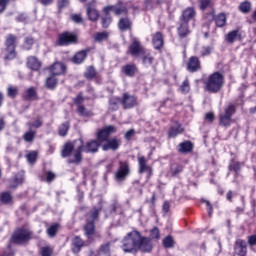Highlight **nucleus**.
Returning a JSON list of instances; mask_svg holds the SVG:
<instances>
[{"instance_id":"obj_15","label":"nucleus","mask_w":256,"mask_h":256,"mask_svg":"<svg viewBox=\"0 0 256 256\" xmlns=\"http://www.w3.org/2000/svg\"><path fill=\"white\" fill-rule=\"evenodd\" d=\"M229 171H233L234 180L233 183L239 185V177L241 176V162H237L235 160H231L228 166Z\"/></svg>"},{"instance_id":"obj_19","label":"nucleus","mask_w":256,"mask_h":256,"mask_svg":"<svg viewBox=\"0 0 256 256\" xmlns=\"http://www.w3.org/2000/svg\"><path fill=\"white\" fill-rule=\"evenodd\" d=\"M208 15L211 17V19H214L216 27H225L227 23V16L225 13H220L215 17V11L213 10Z\"/></svg>"},{"instance_id":"obj_20","label":"nucleus","mask_w":256,"mask_h":256,"mask_svg":"<svg viewBox=\"0 0 256 256\" xmlns=\"http://www.w3.org/2000/svg\"><path fill=\"white\" fill-rule=\"evenodd\" d=\"M65 71H67V66H65L62 62H55L50 67V73L54 76L56 75H65Z\"/></svg>"},{"instance_id":"obj_46","label":"nucleus","mask_w":256,"mask_h":256,"mask_svg":"<svg viewBox=\"0 0 256 256\" xmlns=\"http://www.w3.org/2000/svg\"><path fill=\"white\" fill-rule=\"evenodd\" d=\"M0 201L1 203H4L5 205H9L11 201H13V196L10 192H2L0 194Z\"/></svg>"},{"instance_id":"obj_42","label":"nucleus","mask_w":256,"mask_h":256,"mask_svg":"<svg viewBox=\"0 0 256 256\" xmlns=\"http://www.w3.org/2000/svg\"><path fill=\"white\" fill-rule=\"evenodd\" d=\"M70 124L69 122L62 123L58 128V133L60 137H66L67 133H69Z\"/></svg>"},{"instance_id":"obj_51","label":"nucleus","mask_w":256,"mask_h":256,"mask_svg":"<svg viewBox=\"0 0 256 256\" xmlns=\"http://www.w3.org/2000/svg\"><path fill=\"white\" fill-rule=\"evenodd\" d=\"M198 3L200 11H207L212 5L211 0H199Z\"/></svg>"},{"instance_id":"obj_9","label":"nucleus","mask_w":256,"mask_h":256,"mask_svg":"<svg viewBox=\"0 0 256 256\" xmlns=\"http://www.w3.org/2000/svg\"><path fill=\"white\" fill-rule=\"evenodd\" d=\"M146 51L147 49H145V46L141 44V41H139L138 38L132 39V42L128 47V53L129 55H131V57H141V55L144 54Z\"/></svg>"},{"instance_id":"obj_39","label":"nucleus","mask_w":256,"mask_h":256,"mask_svg":"<svg viewBox=\"0 0 256 256\" xmlns=\"http://www.w3.org/2000/svg\"><path fill=\"white\" fill-rule=\"evenodd\" d=\"M57 83H58L57 78H55V76L52 75L46 79L45 85L47 89H50V91H53V89L57 87Z\"/></svg>"},{"instance_id":"obj_29","label":"nucleus","mask_w":256,"mask_h":256,"mask_svg":"<svg viewBox=\"0 0 256 256\" xmlns=\"http://www.w3.org/2000/svg\"><path fill=\"white\" fill-rule=\"evenodd\" d=\"M184 129L183 126L179 122H175L173 126H171L169 132H168V137L174 138L177 137V135H181L183 133Z\"/></svg>"},{"instance_id":"obj_41","label":"nucleus","mask_w":256,"mask_h":256,"mask_svg":"<svg viewBox=\"0 0 256 256\" xmlns=\"http://www.w3.org/2000/svg\"><path fill=\"white\" fill-rule=\"evenodd\" d=\"M58 231H59V224L55 223L47 228L46 233L48 237L53 238L57 235Z\"/></svg>"},{"instance_id":"obj_57","label":"nucleus","mask_w":256,"mask_h":256,"mask_svg":"<svg viewBox=\"0 0 256 256\" xmlns=\"http://www.w3.org/2000/svg\"><path fill=\"white\" fill-rule=\"evenodd\" d=\"M83 101H85V97H83V92L78 93L77 96L73 99V103L74 105H77V107H79V105H81Z\"/></svg>"},{"instance_id":"obj_23","label":"nucleus","mask_w":256,"mask_h":256,"mask_svg":"<svg viewBox=\"0 0 256 256\" xmlns=\"http://www.w3.org/2000/svg\"><path fill=\"white\" fill-rule=\"evenodd\" d=\"M178 153H182L183 155H187V153H191L193 151V143L189 140L181 142L177 146Z\"/></svg>"},{"instance_id":"obj_24","label":"nucleus","mask_w":256,"mask_h":256,"mask_svg":"<svg viewBox=\"0 0 256 256\" xmlns=\"http://www.w3.org/2000/svg\"><path fill=\"white\" fill-rule=\"evenodd\" d=\"M121 145V142L117 140V138H113L106 141V144L102 146L103 151H117L119 149V146Z\"/></svg>"},{"instance_id":"obj_2","label":"nucleus","mask_w":256,"mask_h":256,"mask_svg":"<svg viewBox=\"0 0 256 256\" xmlns=\"http://www.w3.org/2000/svg\"><path fill=\"white\" fill-rule=\"evenodd\" d=\"M111 11L118 16L127 15L128 13L127 6H125V4H123L121 1H118L114 5L105 6L102 9L103 15L100 17L101 25L103 29H109V26L111 25V23H113V17H111Z\"/></svg>"},{"instance_id":"obj_3","label":"nucleus","mask_w":256,"mask_h":256,"mask_svg":"<svg viewBox=\"0 0 256 256\" xmlns=\"http://www.w3.org/2000/svg\"><path fill=\"white\" fill-rule=\"evenodd\" d=\"M139 239H141V232L134 230L129 232L121 241V249L124 253H133L139 247Z\"/></svg>"},{"instance_id":"obj_30","label":"nucleus","mask_w":256,"mask_h":256,"mask_svg":"<svg viewBox=\"0 0 256 256\" xmlns=\"http://www.w3.org/2000/svg\"><path fill=\"white\" fill-rule=\"evenodd\" d=\"M141 57H142V65H144L147 68L151 67L155 61V57H153L151 52H148L147 50L145 51L144 54L141 55Z\"/></svg>"},{"instance_id":"obj_32","label":"nucleus","mask_w":256,"mask_h":256,"mask_svg":"<svg viewBox=\"0 0 256 256\" xmlns=\"http://www.w3.org/2000/svg\"><path fill=\"white\" fill-rule=\"evenodd\" d=\"M121 104L122 100L120 97H111L108 101V109L109 111H118Z\"/></svg>"},{"instance_id":"obj_38","label":"nucleus","mask_w":256,"mask_h":256,"mask_svg":"<svg viewBox=\"0 0 256 256\" xmlns=\"http://www.w3.org/2000/svg\"><path fill=\"white\" fill-rule=\"evenodd\" d=\"M183 173V165L173 164L170 168L169 174L172 177H177L179 174Z\"/></svg>"},{"instance_id":"obj_4","label":"nucleus","mask_w":256,"mask_h":256,"mask_svg":"<svg viewBox=\"0 0 256 256\" xmlns=\"http://www.w3.org/2000/svg\"><path fill=\"white\" fill-rule=\"evenodd\" d=\"M223 85H225V77L221 72L212 73L205 83L208 93H219L223 89Z\"/></svg>"},{"instance_id":"obj_34","label":"nucleus","mask_w":256,"mask_h":256,"mask_svg":"<svg viewBox=\"0 0 256 256\" xmlns=\"http://www.w3.org/2000/svg\"><path fill=\"white\" fill-rule=\"evenodd\" d=\"M133 23L129 18H121L118 22L120 31H131Z\"/></svg>"},{"instance_id":"obj_12","label":"nucleus","mask_w":256,"mask_h":256,"mask_svg":"<svg viewBox=\"0 0 256 256\" xmlns=\"http://www.w3.org/2000/svg\"><path fill=\"white\" fill-rule=\"evenodd\" d=\"M86 14L89 21L96 22L99 21V10L95 7V1L89 2L86 4Z\"/></svg>"},{"instance_id":"obj_53","label":"nucleus","mask_w":256,"mask_h":256,"mask_svg":"<svg viewBox=\"0 0 256 256\" xmlns=\"http://www.w3.org/2000/svg\"><path fill=\"white\" fill-rule=\"evenodd\" d=\"M40 255L41 256H52L53 255V248L50 246H43L40 248Z\"/></svg>"},{"instance_id":"obj_64","label":"nucleus","mask_w":256,"mask_h":256,"mask_svg":"<svg viewBox=\"0 0 256 256\" xmlns=\"http://www.w3.org/2000/svg\"><path fill=\"white\" fill-rule=\"evenodd\" d=\"M71 20L74 23L81 24V23H83V16H81V14H72Z\"/></svg>"},{"instance_id":"obj_54","label":"nucleus","mask_w":256,"mask_h":256,"mask_svg":"<svg viewBox=\"0 0 256 256\" xmlns=\"http://www.w3.org/2000/svg\"><path fill=\"white\" fill-rule=\"evenodd\" d=\"M19 93V89L17 87L9 86L7 95L10 99H15Z\"/></svg>"},{"instance_id":"obj_21","label":"nucleus","mask_w":256,"mask_h":256,"mask_svg":"<svg viewBox=\"0 0 256 256\" xmlns=\"http://www.w3.org/2000/svg\"><path fill=\"white\" fill-rule=\"evenodd\" d=\"M197 16V11H195L194 7H188L184 11H182V15L180 16V21H186L189 23L192 19H195Z\"/></svg>"},{"instance_id":"obj_13","label":"nucleus","mask_w":256,"mask_h":256,"mask_svg":"<svg viewBox=\"0 0 256 256\" xmlns=\"http://www.w3.org/2000/svg\"><path fill=\"white\" fill-rule=\"evenodd\" d=\"M123 109H133L137 105V96L125 92L121 98Z\"/></svg>"},{"instance_id":"obj_11","label":"nucleus","mask_w":256,"mask_h":256,"mask_svg":"<svg viewBox=\"0 0 256 256\" xmlns=\"http://www.w3.org/2000/svg\"><path fill=\"white\" fill-rule=\"evenodd\" d=\"M137 251H141V253H151V251H153V240L140 234Z\"/></svg>"},{"instance_id":"obj_36","label":"nucleus","mask_w":256,"mask_h":256,"mask_svg":"<svg viewBox=\"0 0 256 256\" xmlns=\"http://www.w3.org/2000/svg\"><path fill=\"white\" fill-rule=\"evenodd\" d=\"M37 136V131L29 128L28 131H26L24 134H23V140L26 142V143H33V141H35V137Z\"/></svg>"},{"instance_id":"obj_8","label":"nucleus","mask_w":256,"mask_h":256,"mask_svg":"<svg viewBox=\"0 0 256 256\" xmlns=\"http://www.w3.org/2000/svg\"><path fill=\"white\" fill-rule=\"evenodd\" d=\"M131 173V167L129 166V162L127 161H119V167L114 174L115 181L121 183L125 181L127 177H129Z\"/></svg>"},{"instance_id":"obj_49","label":"nucleus","mask_w":256,"mask_h":256,"mask_svg":"<svg viewBox=\"0 0 256 256\" xmlns=\"http://www.w3.org/2000/svg\"><path fill=\"white\" fill-rule=\"evenodd\" d=\"M99 252L103 253V255H111V242L102 244L99 248Z\"/></svg>"},{"instance_id":"obj_7","label":"nucleus","mask_w":256,"mask_h":256,"mask_svg":"<svg viewBox=\"0 0 256 256\" xmlns=\"http://www.w3.org/2000/svg\"><path fill=\"white\" fill-rule=\"evenodd\" d=\"M5 47V51L7 52L5 59L8 61L15 59V57H17V53L15 52V47H17V37L13 34H9L6 37Z\"/></svg>"},{"instance_id":"obj_59","label":"nucleus","mask_w":256,"mask_h":256,"mask_svg":"<svg viewBox=\"0 0 256 256\" xmlns=\"http://www.w3.org/2000/svg\"><path fill=\"white\" fill-rule=\"evenodd\" d=\"M77 113L80 115V117H87L89 115V112H87V108L83 105H79L77 108Z\"/></svg>"},{"instance_id":"obj_44","label":"nucleus","mask_w":256,"mask_h":256,"mask_svg":"<svg viewBox=\"0 0 256 256\" xmlns=\"http://www.w3.org/2000/svg\"><path fill=\"white\" fill-rule=\"evenodd\" d=\"M180 92L182 95H187L191 91V84H189V79H185L182 84L180 85L179 88Z\"/></svg>"},{"instance_id":"obj_45","label":"nucleus","mask_w":256,"mask_h":256,"mask_svg":"<svg viewBox=\"0 0 256 256\" xmlns=\"http://www.w3.org/2000/svg\"><path fill=\"white\" fill-rule=\"evenodd\" d=\"M26 99L28 101H35L37 99V90L34 87H30L26 90Z\"/></svg>"},{"instance_id":"obj_37","label":"nucleus","mask_w":256,"mask_h":256,"mask_svg":"<svg viewBox=\"0 0 256 256\" xmlns=\"http://www.w3.org/2000/svg\"><path fill=\"white\" fill-rule=\"evenodd\" d=\"M162 245L165 249H173L175 247V239H173V236L168 235L162 240Z\"/></svg>"},{"instance_id":"obj_61","label":"nucleus","mask_w":256,"mask_h":256,"mask_svg":"<svg viewBox=\"0 0 256 256\" xmlns=\"http://www.w3.org/2000/svg\"><path fill=\"white\" fill-rule=\"evenodd\" d=\"M213 51V47L211 46H203L201 50L202 57H207V55H211Z\"/></svg>"},{"instance_id":"obj_33","label":"nucleus","mask_w":256,"mask_h":256,"mask_svg":"<svg viewBox=\"0 0 256 256\" xmlns=\"http://www.w3.org/2000/svg\"><path fill=\"white\" fill-rule=\"evenodd\" d=\"M152 43H153L154 49H156L157 51H159L160 49H163V44H164V42H163V34L156 33L153 36Z\"/></svg>"},{"instance_id":"obj_52","label":"nucleus","mask_w":256,"mask_h":256,"mask_svg":"<svg viewBox=\"0 0 256 256\" xmlns=\"http://www.w3.org/2000/svg\"><path fill=\"white\" fill-rule=\"evenodd\" d=\"M100 203V206L98 208H94L93 211L90 213V217H91V221H93L95 223L96 219L99 218V213L100 211L103 209V206L101 205V202Z\"/></svg>"},{"instance_id":"obj_22","label":"nucleus","mask_w":256,"mask_h":256,"mask_svg":"<svg viewBox=\"0 0 256 256\" xmlns=\"http://www.w3.org/2000/svg\"><path fill=\"white\" fill-rule=\"evenodd\" d=\"M83 247H85V241L81 239V236H75L72 238L71 249L73 253H81V249H83Z\"/></svg>"},{"instance_id":"obj_16","label":"nucleus","mask_w":256,"mask_h":256,"mask_svg":"<svg viewBox=\"0 0 256 256\" xmlns=\"http://www.w3.org/2000/svg\"><path fill=\"white\" fill-rule=\"evenodd\" d=\"M111 133H115V128L113 126L103 128L97 133V142L103 143V141H109V135H111Z\"/></svg>"},{"instance_id":"obj_26","label":"nucleus","mask_w":256,"mask_h":256,"mask_svg":"<svg viewBox=\"0 0 256 256\" xmlns=\"http://www.w3.org/2000/svg\"><path fill=\"white\" fill-rule=\"evenodd\" d=\"M137 71L138 68L135 64H126L122 66V73H124L126 77H133L134 75H136Z\"/></svg>"},{"instance_id":"obj_18","label":"nucleus","mask_w":256,"mask_h":256,"mask_svg":"<svg viewBox=\"0 0 256 256\" xmlns=\"http://www.w3.org/2000/svg\"><path fill=\"white\" fill-rule=\"evenodd\" d=\"M90 52L91 48H86L84 50L77 52L76 54H74L72 58L73 63H75L76 65H81V63H83L85 59H87V55Z\"/></svg>"},{"instance_id":"obj_5","label":"nucleus","mask_w":256,"mask_h":256,"mask_svg":"<svg viewBox=\"0 0 256 256\" xmlns=\"http://www.w3.org/2000/svg\"><path fill=\"white\" fill-rule=\"evenodd\" d=\"M32 235L33 232L27 228L17 229L12 235V242L16 245H23V243L31 241Z\"/></svg>"},{"instance_id":"obj_1","label":"nucleus","mask_w":256,"mask_h":256,"mask_svg":"<svg viewBox=\"0 0 256 256\" xmlns=\"http://www.w3.org/2000/svg\"><path fill=\"white\" fill-rule=\"evenodd\" d=\"M74 143H78V146L74 152L73 158L68 159V163H75L79 165L83 161L82 153H97L99 147H101V142L97 140H90L88 142H83V139L75 140Z\"/></svg>"},{"instance_id":"obj_6","label":"nucleus","mask_w":256,"mask_h":256,"mask_svg":"<svg viewBox=\"0 0 256 256\" xmlns=\"http://www.w3.org/2000/svg\"><path fill=\"white\" fill-rule=\"evenodd\" d=\"M237 106L235 104H229L225 109L224 113L219 115V124L221 127H229L231 121H233V114L236 113Z\"/></svg>"},{"instance_id":"obj_35","label":"nucleus","mask_w":256,"mask_h":256,"mask_svg":"<svg viewBox=\"0 0 256 256\" xmlns=\"http://www.w3.org/2000/svg\"><path fill=\"white\" fill-rule=\"evenodd\" d=\"M151 166L147 165V159L145 156H141L138 158V172L140 174L145 173Z\"/></svg>"},{"instance_id":"obj_62","label":"nucleus","mask_w":256,"mask_h":256,"mask_svg":"<svg viewBox=\"0 0 256 256\" xmlns=\"http://www.w3.org/2000/svg\"><path fill=\"white\" fill-rule=\"evenodd\" d=\"M150 235L152 237V239H160L161 238V233L159 232V228L158 227H154L151 231H150Z\"/></svg>"},{"instance_id":"obj_63","label":"nucleus","mask_w":256,"mask_h":256,"mask_svg":"<svg viewBox=\"0 0 256 256\" xmlns=\"http://www.w3.org/2000/svg\"><path fill=\"white\" fill-rule=\"evenodd\" d=\"M33 43H34L33 38L31 37L26 38L24 42V49H26V51H29V49L33 47Z\"/></svg>"},{"instance_id":"obj_10","label":"nucleus","mask_w":256,"mask_h":256,"mask_svg":"<svg viewBox=\"0 0 256 256\" xmlns=\"http://www.w3.org/2000/svg\"><path fill=\"white\" fill-rule=\"evenodd\" d=\"M79 37L76 34L62 33L58 36L55 42L56 47H67V45H72V43H77Z\"/></svg>"},{"instance_id":"obj_40","label":"nucleus","mask_w":256,"mask_h":256,"mask_svg":"<svg viewBox=\"0 0 256 256\" xmlns=\"http://www.w3.org/2000/svg\"><path fill=\"white\" fill-rule=\"evenodd\" d=\"M26 125L29 129H39L40 127H43V119H41V117H37L33 122H27Z\"/></svg>"},{"instance_id":"obj_48","label":"nucleus","mask_w":256,"mask_h":256,"mask_svg":"<svg viewBox=\"0 0 256 256\" xmlns=\"http://www.w3.org/2000/svg\"><path fill=\"white\" fill-rule=\"evenodd\" d=\"M238 9H239V11H241V13H244L245 15H247V13H249L251 11V2H249V1L242 2L239 5Z\"/></svg>"},{"instance_id":"obj_17","label":"nucleus","mask_w":256,"mask_h":256,"mask_svg":"<svg viewBox=\"0 0 256 256\" xmlns=\"http://www.w3.org/2000/svg\"><path fill=\"white\" fill-rule=\"evenodd\" d=\"M199 69H201V61L199 58L196 56L190 57L187 63V71H189V73H195L199 71Z\"/></svg>"},{"instance_id":"obj_55","label":"nucleus","mask_w":256,"mask_h":256,"mask_svg":"<svg viewBox=\"0 0 256 256\" xmlns=\"http://www.w3.org/2000/svg\"><path fill=\"white\" fill-rule=\"evenodd\" d=\"M178 32L189 33V22L181 21L180 26L178 27Z\"/></svg>"},{"instance_id":"obj_28","label":"nucleus","mask_w":256,"mask_h":256,"mask_svg":"<svg viewBox=\"0 0 256 256\" xmlns=\"http://www.w3.org/2000/svg\"><path fill=\"white\" fill-rule=\"evenodd\" d=\"M75 143L79 142H68L64 145V148L62 149L61 155L65 159L66 157H71V154L73 151H75Z\"/></svg>"},{"instance_id":"obj_58","label":"nucleus","mask_w":256,"mask_h":256,"mask_svg":"<svg viewBox=\"0 0 256 256\" xmlns=\"http://www.w3.org/2000/svg\"><path fill=\"white\" fill-rule=\"evenodd\" d=\"M107 37H109V34H107V33H97L94 36V40L97 41L98 43H101V41H105V39H107Z\"/></svg>"},{"instance_id":"obj_56","label":"nucleus","mask_w":256,"mask_h":256,"mask_svg":"<svg viewBox=\"0 0 256 256\" xmlns=\"http://www.w3.org/2000/svg\"><path fill=\"white\" fill-rule=\"evenodd\" d=\"M57 5H58V11H59V13H61V11H63V9H65L66 7H69L70 1L69 0H58Z\"/></svg>"},{"instance_id":"obj_27","label":"nucleus","mask_w":256,"mask_h":256,"mask_svg":"<svg viewBox=\"0 0 256 256\" xmlns=\"http://www.w3.org/2000/svg\"><path fill=\"white\" fill-rule=\"evenodd\" d=\"M27 67L32 71H39L41 69V61L37 57L30 56L27 60Z\"/></svg>"},{"instance_id":"obj_31","label":"nucleus","mask_w":256,"mask_h":256,"mask_svg":"<svg viewBox=\"0 0 256 256\" xmlns=\"http://www.w3.org/2000/svg\"><path fill=\"white\" fill-rule=\"evenodd\" d=\"M84 233L87 237V239H93V235H95V222L90 221L87 222L84 226Z\"/></svg>"},{"instance_id":"obj_25","label":"nucleus","mask_w":256,"mask_h":256,"mask_svg":"<svg viewBox=\"0 0 256 256\" xmlns=\"http://www.w3.org/2000/svg\"><path fill=\"white\" fill-rule=\"evenodd\" d=\"M24 180H25V176H23V174L21 173L16 174L14 178H11L9 180V184H8L9 189H17L19 185L23 184Z\"/></svg>"},{"instance_id":"obj_50","label":"nucleus","mask_w":256,"mask_h":256,"mask_svg":"<svg viewBox=\"0 0 256 256\" xmlns=\"http://www.w3.org/2000/svg\"><path fill=\"white\" fill-rule=\"evenodd\" d=\"M84 76L86 79H95L97 76V71H95V68L93 66L88 67L87 71L85 72Z\"/></svg>"},{"instance_id":"obj_47","label":"nucleus","mask_w":256,"mask_h":256,"mask_svg":"<svg viewBox=\"0 0 256 256\" xmlns=\"http://www.w3.org/2000/svg\"><path fill=\"white\" fill-rule=\"evenodd\" d=\"M115 213H119V215H123V208L121 204L114 202L110 207V214L115 215Z\"/></svg>"},{"instance_id":"obj_60","label":"nucleus","mask_w":256,"mask_h":256,"mask_svg":"<svg viewBox=\"0 0 256 256\" xmlns=\"http://www.w3.org/2000/svg\"><path fill=\"white\" fill-rule=\"evenodd\" d=\"M27 161L30 162L31 164L35 163V161H37V152L36 151H32L30 153L27 154Z\"/></svg>"},{"instance_id":"obj_14","label":"nucleus","mask_w":256,"mask_h":256,"mask_svg":"<svg viewBox=\"0 0 256 256\" xmlns=\"http://www.w3.org/2000/svg\"><path fill=\"white\" fill-rule=\"evenodd\" d=\"M234 253L238 256H247V242L243 239H237L234 243Z\"/></svg>"},{"instance_id":"obj_43","label":"nucleus","mask_w":256,"mask_h":256,"mask_svg":"<svg viewBox=\"0 0 256 256\" xmlns=\"http://www.w3.org/2000/svg\"><path fill=\"white\" fill-rule=\"evenodd\" d=\"M227 43H235V41H241L242 37L239 33H228L225 36Z\"/></svg>"}]
</instances>
